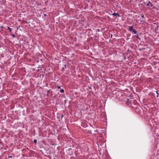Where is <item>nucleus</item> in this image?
<instances>
[{
  "label": "nucleus",
  "mask_w": 159,
  "mask_h": 159,
  "mask_svg": "<svg viewBox=\"0 0 159 159\" xmlns=\"http://www.w3.org/2000/svg\"><path fill=\"white\" fill-rule=\"evenodd\" d=\"M61 118H62V117H63V115H62V114H61Z\"/></svg>",
  "instance_id": "obj_17"
},
{
  "label": "nucleus",
  "mask_w": 159,
  "mask_h": 159,
  "mask_svg": "<svg viewBox=\"0 0 159 159\" xmlns=\"http://www.w3.org/2000/svg\"><path fill=\"white\" fill-rule=\"evenodd\" d=\"M136 110H137V111H139L140 110L139 109V108H136L135 109Z\"/></svg>",
  "instance_id": "obj_10"
},
{
  "label": "nucleus",
  "mask_w": 159,
  "mask_h": 159,
  "mask_svg": "<svg viewBox=\"0 0 159 159\" xmlns=\"http://www.w3.org/2000/svg\"><path fill=\"white\" fill-rule=\"evenodd\" d=\"M34 143H35V144H36L37 143V140H36V139H34Z\"/></svg>",
  "instance_id": "obj_9"
},
{
  "label": "nucleus",
  "mask_w": 159,
  "mask_h": 159,
  "mask_svg": "<svg viewBox=\"0 0 159 159\" xmlns=\"http://www.w3.org/2000/svg\"><path fill=\"white\" fill-rule=\"evenodd\" d=\"M132 32L134 34H136L137 33V31L134 29H133V30H132Z\"/></svg>",
  "instance_id": "obj_2"
},
{
  "label": "nucleus",
  "mask_w": 159,
  "mask_h": 159,
  "mask_svg": "<svg viewBox=\"0 0 159 159\" xmlns=\"http://www.w3.org/2000/svg\"><path fill=\"white\" fill-rule=\"evenodd\" d=\"M147 5L148 6H150L151 7L152 6V5L150 2H149V3L147 4Z\"/></svg>",
  "instance_id": "obj_3"
},
{
  "label": "nucleus",
  "mask_w": 159,
  "mask_h": 159,
  "mask_svg": "<svg viewBox=\"0 0 159 159\" xmlns=\"http://www.w3.org/2000/svg\"><path fill=\"white\" fill-rule=\"evenodd\" d=\"M115 14H116V13H113L112 15L113 16H115Z\"/></svg>",
  "instance_id": "obj_13"
},
{
  "label": "nucleus",
  "mask_w": 159,
  "mask_h": 159,
  "mask_svg": "<svg viewBox=\"0 0 159 159\" xmlns=\"http://www.w3.org/2000/svg\"><path fill=\"white\" fill-rule=\"evenodd\" d=\"M156 92V93H157V94H158V92H157V91Z\"/></svg>",
  "instance_id": "obj_19"
},
{
  "label": "nucleus",
  "mask_w": 159,
  "mask_h": 159,
  "mask_svg": "<svg viewBox=\"0 0 159 159\" xmlns=\"http://www.w3.org/2000/svg\"><path fill=\"white\" fill-rule=\"evenodd\" d=\"M60 91L61 93H63L64 92V90L63 89H62L60 90Z\"/></svg>",
  "instance_id": "obj_5"
},
{
  "label": "nucleus",
  "mask_w": 159,
  "mask_h": 159,
  "mask_svg": "<svg viewBox=\"0 0 159 159\" xmlns=\"http://www.w3.org/2000/svg\"><path fill=\"white\" fill-rule=\"evenodd\" d=\"M66 68V65H65L61 69V70H64V69Z\"/></svg>",
  "instance_id": "obj_6"
},
{
  "label": "nucleus",
  "mask_w": 159,
  "mask_h": 159,
  "mask_svg": "<svg viewBox=\"0 0 159 159\" xmlns=\"http://www.w3.org/2000/svg\"><path fill=\"white\" fill-rule=\"evenodd\" d=\"M115 16H119L120 15L118 13H116Z\"/></svg>",
  "instance_id": "obj_7"
},
{
  "label": "nucleus",
  "mask_w": 159,
  "mask_h": 159,
  "mask_svg": "<svg viewBox=\"0 0 159 159\" xmlns=\"http://www.w3.org/2000/svg\"><path fill=\"white\" fill-rule=\"evenodd\" d=\"M72 150V149L71 148H69V149H68V151H71Z\"/></svg>",
  "instance_id": "obj_11"
},
{
  "label": "nucleus",
  "mask_w": 159,
  "mask_h": 159,
  "mask_svg": "<svg viewBox=\"0 0 159 159\" xmlns=\"http://www.w3.org/2000/svg\"><path fill=\"white\" fill-rule=\"evenodd\" d=\"M0 28H2V29H3V28L4 29V28L3 26H1Z\"/></svg>",
  "instance_id": "obj_14"
},
{
  "label": "nucleus",
  "mask_w": 159,
  "mask_h": 159,
  "mask_svg": "<svg viewBox=\"0 0 159 159\" xmlns=\"http://www.w3.org/2000/svg\"><path fill=\"white\" fill-rule=\"evenodd\" d=\"M57 88H58V89H60V88H61V87H60V86H58V87H57Z\"/></svg>",
  "instance_id": "obj_15"
},
{
  "label": "nucleus",
  "mask_w": 159,
  "mask_h": 159,
  "mask_svg": "<svg viewBox=\"0 0 159 159\" xmlns=\"http://www.w3.org/2000/svg\"><path fill=\"white\" fill-rule=\"evenodd\" d=\"M50 90H48V91H47V92H48V93H49V91H50Z\"/></svg>",
  "instance_id": "obj_18"
},
{
  "label": "nucleus",
  "mask_w": 159,
  "mask_h": 159,
  "mask_svg": "<svg viewBox=\"0 0 159 159\" xmlns=\"http://www.w3.org/2000/svg\"><path fill=\"white\" fill-rule=\"evenodd\" d=\"M26 21V22L28 24V23H30V21H29V22H27V21Z\"/></svg>",
  "instance_id": "obj_16"
},
{
  "label": "nucleus",
  "mask_w": 159,
  "mask_h": 159,
  "mask_svg": "<svg viewBox=\"0 0 159 159\" xmlns=\"http://www.w3.org/2000/svg\"><path fill=\"white\" fill-rule=\"evenodd\" d=\"M12 157V156H9L8 157V158H11Z\"/></svg>",
  "instance_id": "obj_12"
},
{
  "label": "nucleus",
  "mask_w": 159,
  "mask_h": 159,
  "mask_svg": "<svg viewBox=\"0 0 159 159\" xmlns=\"http://www.w3.org/2000/svg\"><path fill=\"white\" fill-rule=\"evenodd\" d=\"M11 35L13 38H15L16 37V35L14 34H12Z\"/></svg>",
  "instance_id": "obj_8"
},
{
  "label": "nucleus",
  "mask_w": 159,
  "mask_h": 159,
  "mask_svg": "<svg viewBox=\"0 0 159 159\" xmlns=\"http://www.w3.org/2000/svg\"><path fill=\"white\" fill-rule=\"evenodd\" d=\"M112 34H111V37H112Z\"/></svg>",
  "instance_id": "obj_20"
},
{
  "label": "nucleus",
  "mask_w": 159,
  "mask_h": 159,
  "mask_svg": "<svg viewBox=\"0 0 159 159\" xmlns=\"http://www.w3.org/2000/svg\"><path fill=\"white\" fill-rule=\"evenodd\" d=\"M7 29L8 30H9V32H10L11 33V28H10L9 27H7Z\"/></svg>",
  "instance_id": "obj_4"
},
{
  "label": "nucleus",
  "mask_w": 159,
  "mask_h": 159,
  "mask_svg": "<svg viewBox=\"0 0 159 159\" xmlns=\"http://www.w3.org/2000/svg\"><path fill=\"white\" fill-rule=\"evenodd\" d=\"M133 26H130L129 27V29L128 30L131 31H131L132 30H133Z\"/></svg>",
  "instance_id": "obj_1"
},
{
  "label": "nucleus",
  "mask_w": 159,
  "mask_h": 159,
  "mask_svg": "<svg viewBox=\"0 0 159 159\" xmlns=\"http://www.w3.org/2000/svg\"><path fill=\"white\" fill-rule=\"evenodd\" d=\"M142 21H143V20H142ZM142 21V20H140V22H141Z\"/></svg>",
  "instance_id": "obj_21"
},
{
  "label": "nucleus",
  "mask_w": 159,
  "mask_h": 159,
  "mask_svg": "<svg viewBox=\"0 0 159 159\" xmlns=\"http://www.w3.org/2000/svg\"><path fill=\"white\" fill-rule=\"evenodd\" d=\"M136 37L138 38V37L137 36Z\"/></svg>",
  "instance_id": "obj_22"
}]
</instances>
